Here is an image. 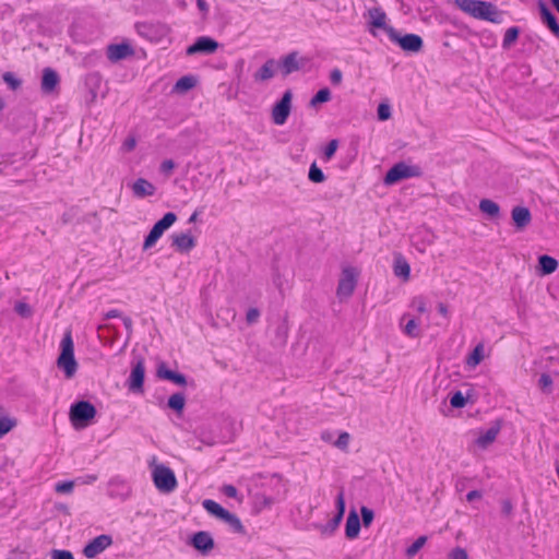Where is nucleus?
<instances>
[{"label":"nucleus","mask_w":559,"mask_h":559,"mask_svg":"<svg viewBox=\"0 0 559 559\" xmlns=\"http://www.w3.org/2000/svg\"><path fill=\"white\" fill-rule=\"evenodd\" d=\"M111 545L112 537L107 534H102L85 545L83 555L88 559L95 558Z\"/></svg>","instance_id":"9b49d317"},{"label":"nucleus","mask_w":559,"mask_h":559,"mask_svg":"<svg viewBox=\"0 0 559 559\" xmlns=\"http://www.w3.org/2000/svg\"><path fill=\"white\" fill-rule=\"evenodd\" d=\"M558 269V261L548 255L543 254L538 258V271L542 275L552 274Z\"/></svg>","instance_id":"a878e982"},{"label":"nucleus","mask_w":559,"mask_h":559,"mask_svg":"<svg viewBox=\"0 0 559 559\" xmlns=\"http://www.w3.org/2000/svg\"><path fill=\"white\" fill-rule=\"evenodd\" d=\"M152 478L155 487L164 493L173 492L178 485L174 471L164 464L154 466Z\"/></svg>","instance_id":"39448f33"},{"label":"nucleus","mask_w":559,"mask_h":559,"mask_svg":"<svg viewBox=\"0 0 559 559\" xmlns=\"http://www.w3.org/2000/svg\"><path fill=\"white\" fill-rule=\"evenodd\" d=\"M218 48V43L207 36L199 37L191 46L187 48V55L192 56L195 53H213Z\"/></svg>","instance_id":"ddd939ff"},{"label":"nucleus","mask_w":559,"mask_h":559,"mask_svg":"<svg viewBox=\"0 0 559 559\" xmlns=\"http://www.w3.org/2000/svg\"><path fill=\"white\" fill-rule=\"evenodd\" d=\"M156 377L163 380H168L180 386H186L188 384L187 377L183 373L170 370L164 361L157 366Z\"/></svg>","instance_id":"2eb2a0df"},{"label":"nucleus","mask_w":559,"mask_h":559,"mask_svg":"<svg viewBox=\"0 0 559 559\" xmlns=\"http://www.w3.org/2000/svg\"><path fill=\"white\" fill-rule=\"evenodd\" d=\"M197 79L193 75L181 76L174 85L173 91L179 94L187 93L197 85Z\"/></svg>","instance_id":"c756f323"},{"label":"nucleus","mask_w":559,"mask_h":559,"mask_svg":"<svg viewBox=\"0 0 559 559\" xmlns=\"http://www.w3.org/2000/svg\"><path fill=\"white\" fill-rule=\"evenodd\" d=\"M331 99V91L328 87L319 90L316 95L310 99L309 106L316 107L319 104L326 103Z\"/></svg>","instance_id":"f704fd0d"},{"label":"nucleus","mask_w":559,"mask_h":559,"mask_svg":"<svg viewBox=\"0 0 559 559\" xmlns=\"http://www.w3.org/2000/svg\"><path fill=\"white\" fill-rule=\"evenodd\" d=\"M123 325L128 332V335L130 336L133 332V322L130 317H123L122 318Z\"/></svg>","instance_id":"e2e57ef3"},{"label":"nucleus","mask_w":559,"mask_h":559,"mask_svg":"<svg viewBox=\"0 0 559 559\" xmlns=\"http://www.w3.org/2000/svg\"><path fill=\"white\" fill-rule=\"evenodd\" d=\"M176 221L177 215L174 212H167L159 221H157L144 239L143 250L152 248L163 236L165 230L170 228Z\"/></svg>","instance_id":"6e6552de"},{"label":"nucleus","mask_w":559,"mask_h":559,"mask_svg":"<svg viewBox=\"0 0 559 559\" xmlns=\"http://www.w3.org/2000/svg\"><path fill=\"white\" fill-rule=\"evenodd\" d=\"M57 365L64 371L67 378H72L78 369V362L74 358V345L71 332L64 333L61 341V353L57 359Z\"/></svg>","instance_id":"f03ea898"},{"label":"nucleus","mask_w":559,"mask_h":559,"mask_svg":"<svg viewBox=\"0 0 559 559\" xmlns=\"http://www.w3.org/2000/svg\"><path fill=\"white\" fill-rule=\"evenodd\" d=\"M276 69H277V61L275 59H269L253 74V79L255 82L269 81L275 75Z\"/></svg>","instance_id":"4be33fe9"},{"label":"nucleus","mask_w":559,"mask_h":559,"mask_svg":"<svg viewBox=\"0 0 559 559\" xmlns=\"http://www.w3.org/2000/svg\"><path fill=\"white\" fill-rule=\"evenodd\" d=\"M449 559H468V554L466 549L457 546L450 551Z\"/></svg>","instance_id":"603ef678"},{"label":"nucleus","mask_w":559,"mask_h":559,"mask_svg":"<svg viewBox=\"0 0 559 559\" xmlns=\"http://www.w3.org/2000/svg\"><path fill=\"white\" fill-rule=\"evenodd\" d=\"M202 506L210 514L217 518L218 520H221L224 513L227 511L219 503L211 499H205L202 502Z\"/></svg>","instance_id":"473e14b6"},{"label":"nucleus","mask_w":559,"mask_h":559,"mask_svg":"<svg viewBox=\"0 0 559 559\" xmlns=\"http://www.w3.org/2000/svg\"><path fill=\"white\" fill-rule=\"evenodd\" d=\"M121 318V312L117 309H111L105 314V319Z\"/></svg>","instance_id":"69168bd1"},{"label":"nucleus","mask_w":559,"mask_h":559,"mask_svg":"<svg viewBox=\"0 0 559 559\" xmlns=\"http://www.w3.org/2000/svg\"><path fill=\"white\" fill-rule=\"evenodd\" d=\"M427 537L419 536L411 546L406 548L405 555L407 558H413L426 544Z\"/></svg>","instance_id":"58836bf2"},{"label":"nucleus","mask_w":559,"mask_h":559,"mask_svg":"<svg viewBox=\"0 0 559 559\" xmlns=\"http://www.w3.org/2000/svg\"><path fill=\"white\" fill-rule=\"evenodd\" d=\"M221 521L225 522L234 533L240 535L246 534V528L242 525L240 519L236 514L229 512L228 510L224 513Z\"/></svg>","instance_id":"cd10ccee"},{"label":"nucleus","mask_w":559,"mask_h":559,"mask_svg":"<svg viewBox=\"0 0 559 559\" xmlns=\"http://www.w3.org/2000/svg\"><path fill=\"white\" fill-rule=\"evenodd\" d=\"M145 359L138 356L132 360V369L127 380L128 390L135 394L144 392Z\"/></svg>","instance_id":"0eeeda50"},{"label":"nucleus","mask_w":559,"mask_h":559,"mask_svg":"<svg viewBox=\"0 0 559 559\" xmlns=\"http://www.w3.org/2000/svg\"><path fill=\"white\" fill-rule=\"evenodd\" d=\"M260 317V311L259 309L257 308H250L248 311H247V314H246V320L249 324H252L254 322L258 321Z\"/></svg>","instance_id":"5fc2aeb1"},{"label":"nucleus","mask_w":559,"mask_h":559,"mask_svg":"<svg viewBox=\"0 0 559 559\" xmlns=\"http://www.w3.org/2000/svg\"><path fill=\"white\" fill-rule=\"evenodd\" d=\"M335 507H336V513L335 514H341L342 518H344V514H345V495H344V490L343 489H341L340 492L336 496Z\"/></svg>","instance_id":"c03bdc74"},{"label":"nucleus","mask_w":559,"mask_h":559,"mask_svg":"<svg viewBox=\"0 0 559 559\" xmlns=\"http://www.w3.org/2000/svg\"><path fill=\"white\" fill-rule=\"evenodd\" d=\"M350 436L348 432H341L337 440L334 442V445L341 450L347 449L349 444Z\"/></svg>","instance_id":"09e8293b"},{"label":"nucleus","mask_w":559,"mask_h":559,"mask_svg":"<svg viewBox=\"0 0 559 559\" xmlns=\"http://www.w3.org/2000/svg\"><path fill=\"white\" fill-rule=\"evenodd\" d=\"M378 119L380 121H385L391 117V107L388 104H380L377 109Z\"/></svg>","instance_id":"a18cd8bd"},{"label":"nucleus","mask_w":559,"mask_h":559,"mask_svg":"<svg viewBox=\"0 0 559 559\" xmlns=\"http://www.w3.org/2000/svg\"><path fill=\"white\" fill-rule=\"evenodd\" d=\"M60 82L58 73L51 68L43 70L40 88L44 94L52 93Z\"/></svg>","instance_id":"412c9836"},{"label":"nucleus","mask_w":559,"mask_h":559,"mask_svg":"<svg viewBox=\"0 0 559 559\" xmlns=\"http://www.w3.org/2000/svg\"><path fill=\"white\" fill-rule=\"evenodd\" d=\"M483 358H484V346H483V344H478L477 346H475V348L468 355V357L466 359V364L469 367H476L477 365L480 364Z\"/></svg>","instance_id":"72a5a7b5"},{"label":"nucleus","mask_w":559,"mask_h":559,"mask_svg":"<svg viewBox=\"0 0 559 559\" xmlns=\"http://www.w3.org/2000/svg\"><path fill=\"white\" fill-rule=\"evenodd\" d=\"M358 272L353 266H346L342 270V274L337 284L336 295L340 299L349 298L357 285Z\"/></svg>","instance_id":"1a4fd4ad"},{"label":"nucleus","mask_w":559,"mask_h":559,"mask_svg":"<svg viewBox=\"0 0 559 559\" xmlns=\"http://www.w3.org/2000/svg\"><path fill=\"white\" fill-rule=\"evenodd\" d=\"M51 559H74V556L70 550L53 549L51 551Z\"/></svg>","instance_id":"8fccbe9b"},{"label":"nucleus","mask_w":559,"mask_h":559,"mask_svg":"<svg viewBox=\"0 0 559 559\" xmlns=\"http://www.w3.org/2000/svg\"><path fill=\"white\" fill-rule=\"evenodd\" d=\"M404 333L411 337H417L418 333V324L414 319L408 320L404 328Z\"/></svg>","instance_id":"49530a36"},{"label":"nucleus","mask_w":559,"mask_h":559,"mask_svg":"<svg viewBox=\"0 0 559 559\" xmlns=\"http://www.w3.org/2000/svg\"><path fill=\"white\" fill-rule=\"evenodd\" d=\"M74 483L72 480L58 483L55 487L59 493H69L73 490Z\"/></svg>","instance_id":"3c124183"},{"label":"nucleus","mask_w":559,"mask_h":559,"mask_svg":"<svg viewBox=\"0 0 559 559\" xmlns=\"http://www.w3.org/2000/svg\"><path fill=\"white\" fill-rule=\"evenodd\" d=\"M223 492L228 497V498H236L237 497V493H238V490L235 486L233 485H224L223 487Z\"/></svg>","instance_id":"052dcab7"},{"label":"nucleus","mask_w":559,"mask_h":559,"mask_svg":"<svg viewBox=\"0 0 559 559\" xmlns=\"http://www.w3.org/2000/svg\"><path fill=\"white\" fill-rule=\"evenodd\" d=\"M293 93L287 90L282 98L275 103L272 109V120L275 124L282 126L286 122L292 109Z\"/></svg>","instance_id":"9d476101"},{"label":"nucleus","mask_w":559,"mask_h":559,"mask_svg":"<svg viewBox=\"0 0 559 559\" xmlns=\"http://www.w3.org/2000/svg\"><path fill=\"white\" fill-rule=\"evenodd\" d=\"M388 37L390 40L401 47L406 52L417 53L424 47L423 38L417 34L402 35L394 27L388 28Z\"/></svg>","instance_id":"423d86ee"},{"label":"nucleus","mask_w":559,"mask_h":559,"mask_svg":"<svg viewBox=\"0 0 559 559\" xmlns=\"http://www.w3.org/2000/svg\"><path fill=\"white\" fill-rule=\"evenodd\" d=\"M394 275L407 281L411 274V266L408 262L401 254L395 257L393 265Z\"/></svg>","instance_id":"c85d7f7f"},{"label":"nucleus","mask_w":559,"mask_h":559,"mask_svg":"<svg viewBox=\"0 0 559 559\" xmlns=\"http://www.w3.org/2000/svg\"><path fill=\"white\" fill-rule=\"evenodd\" d=\"M134 55V49L130 44H111L107 47V58L111 62L123 60Z\"/></svg>","instance_id":"dca6fc26"},{"label":"nucleus","mask_w":559,"mask_h":559,"mask_svg":"<svg viewBox=\"0 0 559 559\" xmlns=\"http://www.w3.org/2000/svg\"><path fill=\"white\" fill-rule=\"evenodd\" d=\"M342 79H343V74H342V71L337 68L333 69L330 73V81L333 85H338L341 84L342 82Z\"/></svg>","instance_id":"4d7b16f0"},{"label":"nucleus","mask_w":559,"mask_h":559,"mask_svg":"<svg viewBox=\"0 0 559 559\" xmlns=\"http://www.w3.org/2000/svg\"><path fill=\"white\" fill-rule=\"evenodd\" d=\"M513 511V504L509 499H504L501 501V513L504 516H510Z\"/></svg>","instance_id":"13d9d810"},{"label":"nucleus","mask_w":559,"mask_h":559,"mask_svg":"<svg viewBox=\"0 0 559 559\" xmlns=\"http://www.w3.org/2000/svg\"><path fill=\"white\" fill-rule=\"evenodd\" d=\"M538 9L540 13V19L544 24L550 29V32L559 38V23L555 14L550 11L547 4L544 1L538 2Z\"/></svg>","instance_id":"a211bd4d"},{"label":"nucleus","mask_w":559,"mask_h":559,"mask_svg":"<svg viewBox=\"0 0 559 559\" xmlns=\"http://www.w3.org/2000/svg\"><path fill=\"white\" fill-rule=\"evenodd\" d=\"M479 210L489 215L490 217H498L500 214V206L498 203L490 199H483L479 202Z\"/></svg>","instance_id":"2f4dec72"},{"label":"nucleus","mask_w":559,"mask_h":559,"mask_svg":"<svg viewBox=\"0 0 559 559\" xmlns=\"http://www.w3.org/2000/svg\"><path fill=\"white\" fill-rule=\"evenodd\" d=\"M511 216L518 230H523L532 221V214L525 206H514L512 209Z\"/></svg>","instance_id":"aec40b11"},{"label":"nucleus","mask_w":559,"mask_h":559,"mask_svg":"<svg viewBox=\"0 0 559 559\" xmlns=\"http://www.w3.org/2000/svg\"><path fill=\"white\" fill-rule=\"evenodd\" d=\"M197 5L200 11L206 13L209 11V5L205 0H197Z\"/></svg>","instance_id":"338daca9"},{"label":"nucleus","mask_w":559,"mask_h":559,"mask_svg":"<svg viewBox=\"0 0 559 559\" xmlns=\"http://www.w3.org/2000/svg\"><path fill=\"white\" fill-rule=\"evenodd\" d=\"M175 162L173 159H165L160 164V171L169 174L175 168Z\"/></svg>","instance_id":"bf43d9fd"},{"label":"nucleus","mask_w":559,"mask_h":559,"mask_svg":"<svg viewBox=\"0 0 559 559\" xmlns=\"http://www.w3.org/2000/svg\"><path fill=\"white\" fill-rule=\"evenodd\" d=\"M76 214H78V209L71 207L69 211H67L62 214V217H61L62 223L63 224L71 223L75 218Z\"/></svg>","instance_id":"6e6d98bb"},{"label":"nucleus","mask_w":559,"mask_h":559,"mask_svg":"<svg viewBox=\"0 0 559 559\" xmlns=\"http://www.w3.org/2000/svg\"><path fill=\"white\" fill-rule=\"evenodd\" d=\"M191 545L202 555H207L214 548V539L209 532L200 531L193 534Z\"/></svg>","instance_id":"4468645a"},{"label":"nucleus","mask_w":559,"mask_h":559,"mask_svg":"<svg viewBox=\"0 0 559 559\" xmlns=\"http://www.w3.org/2000/svg\"><path fill=\"white\" fill-rule=\"evenodd\" d=\"M96 407L88 401H79L71 405L69 417L74 428H85L96 416Z\"/></svg>","instance_id":"7ed1b4c3"},{"label":"nucleus","mask_w":559,"mask_h":559,"mask_svg":"<svg viewBox=\"0 0 559 559\" xmlns=\"http://www.w3.org/2000/svg\"><path fill=\"white\" fill-rule=\"evenodd\" d=\"M455 4L471 16L499 23L501 21L500 13L495 4L481 0H455Z\"/></svg>","instance_id":"f257e3e1"},{"label":"nucleus","mask_w":559,"mask_h":559,"mask_svg":"<svg viewBox=\"0 0 559 559\" xmlns=\"http://www.w3.org/2000/svg\"><path fill=\"white\" fill-rule=\"evenodd\" d=\"M133 194L138 198L151 197L155 193V186L144 178H139L132 186Z\"/></svg>","instance_id":"393cba45"},{"label":"nucleus","mask_w":559,"mask_h":559,"mask_svg":"<svg viewBox=\"0 0 559 559\" xmlns=\"http://www.w3.org/2000/svg\"><path fill=\"white\" fill-rule=\"evenodd\" d=\"M308 178L314 183H321L325 180V175L322 169L317 166L316 163H312L309 168Z\"/></svg>","instance_id":"e433bc0d"},{"label":"nucleus","mask_w":559,"mask_h":559,"mask_svg":"<svg viewBox=\"0 0 559 559\" xmlns=\"http://www.w3.org/2000/svg\"><path fill=\"white\" fill-rule=\"evenodd\" d=\"M343 518L341 514H335L325 525L321 526L322 534H333L338 525L341 524Z\"/></svg>","instance_id":"4c0bfd02"},{"label":"nucleus","mask_w":559,"mask_h":559,"mask_svg":"<svg viewBox=\"0 0 559 559\" xmlns=\"http://www.w3.org/2000/svg\"><path fill=\"white\" fill-rule=\"evenodd\" d=\"M185 405L186 395L181 392L174 393L167 401V406L177 414H181L183 412Z\"/></svg>","instance_id":"7c9ffc66"},{"label":"nucleus","mask_w":559,"mask_h":559,"mask_svg":"<svg viewBox=\"0 0 559 559\" xmlns=\"http://www.w3.org/2000/svg\"><path fill=\"white\" fill-rule=\"evenodd\" d=\"M538 385L544 392L549 393L552 386L551 377L548 373H542L538 380Z\"/></svg>","instance_id":"37998d69"},{"label":"nucleus","mask_w":559,"mask_h":559,"mask_svg":"<svg viewBox=\"0 0 559 559\" xmlns=\"http://www.w3.org/2000/svg\"><path fill=\"white\" fill-rule=\"evenodd\" d=\"M423 176V169L418 165H407L404 162L393 165L384 176V183L392 186L403 179L418 178Z\"/></svg>","instance_id":"20e7f679"},{"label":"nucleus","mask_w":559,"mask_h":559,"mask_svg":"<svg viewBox=\"0 0 559 559\" xmlns=\"http://www.w3.org/2000/svg\"><path fill=\"white\" fill-rule=\"evenodd\" d=\"M14 310L16 311V313H19L20 316L22 317H28L31 316V308L25 302H17L14 307Z\"/></svg>","instance_id":"864d4df0"},{"label":"nucleus","mask_w":559,"mask_h":559,"mask_svg":"<svg viewBox=\"0 0 559 559\" xmlns=\"http://www.w3.org/2000/svg\"><path fill=\"white\" fill-rule=\"evenodd\" d=\"M136 145V141L134 138H128L126 139V141L123 142L122 144V148L126 151V152H131L134 150Z\"/></svg>","instance_id":"680f3d73"},{"label":"nucleus","mask_w":559,"mask_h":559,"mask_svg":"<svg viewBox=\"0 0 559 559\" xmlns=\"http://www.w3.org/2000/svg\"><path fill=\"white\" fill-rule=\"evenodd\" d=\"M337 147H338V140H336V139L331 140L324 148V158L328 160L331 159L334 156Z\"/></svg>","instance_id":"de8ad7c7"},{"label":"nucleus","mask_w":559,"mask_h":559,"mask_svg":"<svg viewBox=\"0 0 559 559\" xmlns=\"http://www.w3.org/2000/svg\"><path fill=\"white\" fill-rule=\"evenodd\" d=\"M135 28L140 36L150 40H158L167 33L166 26L159 23L139 22Z\"/></svg>","instance_id":"f8f14e48"},{"label":"nucleus","mask_w":559,"mask_h":559,"mask_svg":"<svg viewBox=\"0 0 559 559\" xmlns=\"http://www.w3.org/2000/svg\"><path fill=\"white\" fill-rule=\"evenodd\" d=\"M519 34H520L519 27L512 26V27L508 28L507 32L504 33L502 47L509 48L513 43L516 41Z\"/></svg>","instance_id":"c9c22d12"},{"label":"nucleus","mask_w":559,"mask_h":559,"mask_svg":"<svg viewBox=\"0 0 559 559\" xmlns=\"http://www.w3.org/2000/svg\"><path fill=\"white\" fill-rule=\"evenodd\" d=\"M369 16L371 19V25L377 28H382L388 34V28L392 27L385 23V12L380 8H372L369 10Z\"/></svg>","instance_id":"bb28decb"},{"label":"nucleus","mask_w":559,"mask_h":559,"mask_svg":"<svg viewBox=\"0 0 559 559\" xmlns=\"http://www.w3.org/2000/svg\"><path fill=\"white\" fill-rule=\"evenodd\" d=\"M438 311L441 316L445 317L448 314V308L444 304L440 302L438 305Z\"/></svg>","instance_id":"774afa93"},{"label":"nucleus","mask_w":559,"mask_h":559,"mask_svg":"<svg viewBox=\"0 0 559 559\" xmlns=\"http://www.w3.org/2000/svg\"><path fill=\"white\" fill-rule=\"evenodd\" d=\"M360 526L361 524L357 512L352 510L346 519L345 536L348 539H355L359 535Z\"/></svg>","instance_id":"b1692460"},{"label":"nucleus","mask_w":559,"mask_h":559,"mask_svg":"<svg viewBox=\"0 0 559 559\" xmlns=\"http://www.w3.org/2000/svg\"><path fill=\"white\" fill-rule=\"evenodd\" d=\"M277 68L281 70L283 76H287L293 72L299 71L301 66L298 61V52L292 51L286 55L280 62Z\"/></svg>","instance_id":"6ab92c4d"},{"label":"nucleus","mask_w":559,"mask_h":559,"mask_svg":"<svg viewBox=\"0 0 559 559\" xmlns=\"http://www.w3.org/2000/svg\"><path fill=\"white\" fill-rule=\"evenodd\" d=\"M2 80L12 91L19 90L22 85V81L17 79L12 72H4Z\"/></svg>","instance_id":"ea45409f"},{"label":"nucleus","mask_w":559,"mask_h":559,"mask_svg":"<svg viewBox=\"0 0 559 559\" xmlns=\"http://www.w3.org/2000/svg\"><path fill=\"white\" fill-rule=\"evenodd\" d=\"M467 397L461 391H456L450 397V405L453 408H463L466 405Z\"/></svg>","instance_id":"a19ab883"},{"label":"nucleus","mask_w":559,"mask_h":559,"mask_svg":"<svg viewBox=\"0 0 559 559\" xmlns=\"http://www.w3.org/2000/svg\"><path fill=\"white\" fill-rule=\"evenodd\" d=\"M171 246L178 252H189L195 247V239L190 233L174 234L171 236Z\"/></svg>","instance_id":"f3484780"},{"label":"nucleus","mask_w":559,"mask_h":559,"mask_svg":"<svg viewBox=\"0 0 559 559\" xmlns=\"http://www.w3.org/2000/svg\"><path fill=\"white\" fill-rule=\"evenodd\" d=\"M500 429L501 420H496L489 429L479 435V437L476 439V444L484 449L487 448L496 440Z\"/></svg>","instance_id":"5701e85b"},{"label":"nucleus","mask_w":559,"mask_h":559,"mask_svg":"<svg viewBox=\"0 0 559 559\" xmlns=\"http://www.w3.org/2000/svg\"><path fill=\"white\" fill-rule=\"evenodd\" d=\"M483 497V493L480 490H471L467 495H466V500L468 502H472L476 499H480Z\"/></svg>","instance_id":"0e129e2a"},{"label":"nucleus","mask_w":559,"mask_h":559,"mask_svg":"<svg viewBox=\"0 0 559 559\" xmlns=\"http://www.w3.org/2000/svg\"><path fill=\"white\" fill-rule=\"evenodd\" d=\"M360 514H361L362 525L365 527H369L374 519L373 511L364 506L360 508Z\"/></svg>","instance_id":"79ce46f5"}]
</instances>
